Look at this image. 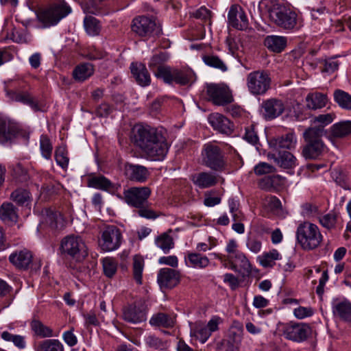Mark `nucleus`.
<instances>
[{"instance_id": "nucleus-26", "label": "nucleus", "mask_w": 351, "mask_h": 351, "mask_svg": "<svg viewBox=\"0 0 351 351\" xmlns=\"http://www.w3.org/2000/svg\"><path fill=\"white\" fill-rule=\"evenodd\" d=\"M18 133L17 128L11 125L6 118L0 115V143L11 141Z\"/></svg>"}, {"instance_id": "nucleus-18", "label": "nucleus", "mask_w": 351, "mask_h": 351, "mask_svg": "<svg viewBox=\"0 0 351 351\" xmlns=\"http://www.w3.org/2000/svg\"><path fill=\"white\" fill-rule=\"evenodd\" d=\"M208 119L213 129L222 134L230 135L234 130V124L221 114L212 113Z\"/></svg>"}, {"instance_id": "nucleus-19", "label": "nucleus", "mask_w": 351, "mask_h": 351, "mask_svg": "<svg viewBox=\"0 0 351 351\" xmlns=\"http://www.w3.org/2000/svg\"><path fill=\"white\" fill-rule=\"evenodd\" d=\"M124 173L129 180L138 182H145L149 176V172L145 167L130 163L125 165Z\"/></svg>"}, {"instance_id": "nucleus-12", "label": "nucleus", "mask_w": 351, "mask_h": 351, "mask_svg": "<svg viewBox=\"0 0 351 351\" xmlns=\"http://www.w3.org/2000/svg\"><path fill=\"white\" fill-rule=\"evenodd\" d=\"M122 235L121 230L115 226H108L101 232L100 245L103 250L110 252L119 247Z\"/></svg>"}, {"instance_id": "nucleus-27", "label": "nucleus", "mask_w": 351, "mask_h": 351, "mask_svg": "<svg viewBox=\"0 0 351 351\" xmlns=\"http://www.w3.org/2000/svg\"><path fill=\"white\" fill-rule=\"evenodd\" d=\"M328 101L327 95L319 92L308 93L305 98L306 107L313 110L325 107Z\"/></svg>"}, {"instance_id": "nucleus-61", "label": "nucleus", "mask_w": 351, "mask_h": 351, "mask_svg": "<svg viewBox=\"0 0 351 351\" xmlns=\"http://www.w3.org/2000/svg\"><path fill=\"white\" fill-rule=\"evenodd\" d=\"M276 170L275 167L267 162H261L256 165L254 171L256 175L262 176L274 172Z\"/></svg>"}, {"instance_id": "nucleus-11", "label": "nucleus", "mask_w": 351, "mask_h": 351, "mask_svg": "<svg viewBox=\"0 0 351 351\" xmlns=\"http://www.w3.org/2000/svg\"><path fill=\"white\" fill-rule=\"evenodd\" d=\"M152 191L148 186L131 187L123 192L124 200L130 206L141 208L147 206Z\"/></svg>"}, {"instance_id": "nucleus-34", "label": "nucleus", "mask_w": 351, "mask_h": 351, "mask_svg": "<svg viewBox=\"0 0 351 351\" xmlns=\"http://www.w3.org/2000/svg\"><path fill=\"white\" fill-rule=\"evenodd\" d=\"M238 247L239 245L237 242L234 239H230L228 241L226 247V251L228 254L222 255L215 253L214 256L216 258L219 259L221 263H223L225 267H226V261L232 260L234 256L241 252L238 250Z\"/></svg>"}, {"instance_id": "nucleus-20", "label": "nucleus", "mask_w": 351, "mask_h": 351, "mask_svg": "<svg viewBox=\"0 0 351 351\" xmlns=\"http://www.w3.org/2000/svg\"><path fill=\"white\" fill-rule=\"evenodd\" d=\"M287 184V179L280 175L265 176L259 180L258 187L265 191H273L280 190Z\"/></svg>"}, {"instance_id": "nucleus-55", "label": "nucleus", "mask_w": 351, "mask_h": 351, "mask_svg": "<svg viewBox=\"0 0 351 351\" xmlns=\"http://www.w3.org/2000/svg\"><path fill=\"white\" fill-rule=\"evenodd\" d=\"M203 61L206 65L220 69L222 71H226L228 69L226 64L217 56H204L203 57Z\"/></svg>"}, {"instance_id": "nucleus-28", "label": "nucleus", "mask_w": 351, "mask_h": 351, "mask_svg": "<svg viewBox=\"0 0 351 351\" xmlns=\"http://www.w3.org/2000/svg\"><path fill=\"white\" fill-rule=\"evenodd\" d=\"M332 313L335 316L339 317L343 321L351 323V302L343 300L332 304Z\"/></svg>"}, {"instance_id": "nucleus-42", "label": "nucleus", "mask_w": 351, "mask_h": 351, "mask_svg": "<svg viewBox=\"0 0 351 351\" xmlns=\"http://www.w3.org/2000/svg\"><path fill=\"white\" fill-rule=\"evenodd\" d=\"M144 259L140 255H135L133 257L132 274L133 278L138 285L143 283V271L144 268Z\"/></svg>"}, {"instance_id": "nucleus-33", "label": "nucleus", "mask_w": 351, "mask_h": 351, "mask_svg": "<svg viewBox=\"0 0 351 351\" xmlns=\"http://www.w3.org/2000/svg\"><path fill=\"white\" fill-rule=\"evenodd\" d=\"M186 261L189 266L199 269L206 268L210 263L207 256L198 252H189Z\"/></svg>"}, {"instance_id": "nucleus-64", "label": "nucleus", "mask_w": 351, "mask_h": 351, "mask_svg": "<svg viewBox=\"0 0 351 351\" xmlns=\"http://www.w3.org/2000/svg\"><path fill=\"white\" fill-rule=\"evenodd\" d=\"M247 247L253 253L257 254L261 252L262 243L255 237H248L246 242Z\"/></svg>"}, {"instance_id": "nucleus-39", "label": "nucleus", "mask_w": 351, "mask_h": 351, "mask_svg": "<svg viewBox=\"0 0 351 351\" xmlns=\"http://www.w3.org/2000/svg\"><path fill=\"white\" fill-rule=\"evenodd\" d=\"M149 324L154 326L171 328L173 326L174 321L173 319L167 314L158 313L151 317Z\"/></svg>"}, {"instance_id": "nucleus-63", "label": "nucleus", "mask_w": 351, "mask_h": 351, "mask_svg": "<svg viewBox=\"0 0 351 351\" xmlns=\"http://www.w3.org/2000/svg\"><path fill=\"white\" fill-rule=\"evenodd\" d=\"M10 97L15 101L23 103L25 104L32 94L27 91H11L9 93Z\"/></svg>"}, {"instance_id": "nucleus-51", "label": "nucleus", "mask_w": 351, "mask_h": 351, "mask_svg": "<svg viewBox=\"0 0 351 351\" xmlns=\"http://www.w3.org/2000/svg\"><path fill=\"white\" fill-rule=\"evenodd\" d=\"M169 58V54L166 51H160L154 55L149 62V67L153 71H156L160 66H165L163 64Z\"/></svg>"}, {"instance_id": "nucleus-16", "label": "nucleus", "mask_w": 351, "mask_h": 351, "mask_svg": "<svg viewBox=\"0 0 351 351\" xmlns=\"http://www.w3.org/2000/svg\"><path fill=\"white\" fill-rule=\"evenodd\" d=\"M180 281V273L174 269L165 267L160 269L157 275V282L160 289H171Z\"/></svg>"}, {"instance_id": "nucleus-56", "label": "nucleus", "mask_w": 351, "mask_h": 351, "mask_svg": "<svg viewBox=\"0 0 351 351\" xmlns=\"http://www.w3.org/2000/svg\"><path fill=\"white\" fill-rule=\"evenodd\" d=\"M55 160L57 164L63 169L68 167L69 158L65 147H59L55 151Z\"/></svg>"}, {"instance_id": "nucleus-29", "label": "nucleus", "mask_w": 351, "mask_h": 351, "mask_svg": "<svg viewBox=\"0 0 351 351\" xmlns=\"http://www.w3.org/2000/svg\"><path fill=\"white\" fill-rule=\"evenodd\" d=\"M193 183L200 189H206L215 185L217 182V177L208 172H201L192 176Z\"/></svg>"}, {"instance_id": "nucleus-40", "label": "nucleus", "mask_w": 351, "mask_h": 351, "mask_svg": "<svg viewBox=\"0 0 351 351\" xmlns=\"http://www.w3.org/2000/svg\"><path fill=\"white\" fill-rule=\"evenodd\" d=\"M31 330L34 333L40 337H51L53 336V330L44 325L40 320L34 319L30 322Z\"/></svg>"}, {"instance_id": "nucleus-43", "label": "nucleus", "mask_w": 351, "mask_h": 351, "mask_svg": "<svg viewBox=\"0 0 351 351\" xmlns=\"http://www.w3.org/2000/svg\"><path fill=\"white\" fill-rule=\"evenodd\" d=\"M334 137L343 138L351 134V121H341L334 124L331 128Z\"/></svg>"}, {"instance_id": "nucleus-9", "label": "nucleus", "mask_w": 351, "mask_h": 351, "mask_svg": "<svg viewBox=\"0 0 351 351\" xmlns=\"http://www.w3.org/2000/svg\"><path fill=\"white\" fill-rule=\"evenodd\" d=\"M208 100L217 106H225L233 101L230 88L221 84H208L206 86Z\"/></svg>"}, {"instance_id": "nucleus-14", "label": "nucleus", "mask_w": 351, "mask_h": 351, "mask_svg": "<svg viewBox=\"0 0 351 351\" xmlns=\"http://www.w3.org/2000/svg\"><path fill=\"white\" fill-rule=\"evenodd\" d=\"M283 335L288 339L296 342H302L311 335V328L306 324L290 323L285 326Z\"/></svg>"}, {"instance_id": "nucleus-60", "label": "nucleus", "mask_w": 351, "mask_h": 351, "mask_svg": "<svg viewBox=\"0 0 351 351\" xmlns=\"http://www.w3.org/2000/svg\"><path fill=\"white\" fill-rule=\"evenodd\" d=\"M191 15L203 21H209L210 23L211 12L206 7L202 6L191 14Z\"/></svg>"}, {"instance_id": "nucleus-13", "label": "nucleus", "mask_w": 351, "mask_h": 351, "mask_svg": "<svg viewBox=\"0 0 351 351\" xmlns=\"http://www.w3.org/2000/svg\"><path fill=\"white\" fill-rule=\"evenodd\" d=\"M132 29L140 36H158L161 32L155 21L144 16H138L133 20Z\"/></svg>"}, {"instance_id": "nucleus-58", "label": "nucleus", "mask_w": 351, "mask_h": 351, "mask_svg": "<svg viewBox=\"0 0 351 351\" xmlns=\"http://www.w3.org/2000/svg\"><path fill=\"white\" fill-rule=\"evenodd\" d=\"M337 219V214L334 212H330L319 217V223L322 226L327 229H332L335 226Z\"/></svg>"}, {"instance_id": "nucleus-25", "label": "nucleus", "mask_w": 351, "mask_h": 351, "mask_svg": "<svg viewBox=\"0 0 351 351\" xmlns=\"http://www.w3.org/2000/svg\"><path fill=\"white\" fill-rule=\"evenodd\" d=\"M228 262L230 264V268L239 271L243 276H248L252 272V265L242 252Z\"/></svg>"}, {"instance_id": "nucleus-59", "label": "nucleus", "mask_w": 351, "mask_h": 351, "mask_svg": "<svg viewBox=\"0 0 351 351\" xmlns=\"http://www.w3.org/2000/svg\"><path fill=\"white\" fill-rule=\"evenodd\" d=\"M145 343L150 349L161 350L167 349L166 342L162 341L160 339L153 335L146 337Z\"/></svg>"}, {"instance_id": "nucleus-21", "label": "nucleus", "mask_w": 351, "mask_h": 351, "mask_svg": "<svg viewBox=\"0 0 351 351\" xmlns=\"http://www.w3.org/2000/svg\"><path fill=\"white\" fill-rule=\"evenodd\" d=\"M243 332V325L239 322H234L228 330L227 336V342L230 349L232 350L239 349Z\"/></svg>"}, {"instance_id": "nucleus-8", "label": "nucleus", "mask_w": 351, "mask_h": 351, "mask_svg": "<svg viewBox=\"0 0 351 351\" xmlns=\"http://www.w3.org/2000/svg\"><path fill=\"white\" fill-rule=\"evenodd\" d=\"M71 12V8L65 2L55 4L39 12L37 14L39 21L45 27L56 25L62 19Z\"/></svg>"}, {"instance_id": "nucleus-47", "label": "nucleus", "mask_w": 351, "mask_h": 351, "mask_svg": "<svg viewBox=\"0 0 351 351\" xmlns=\"http://www.w3.org/2000/svg\"><path fill=\"white\" fill-rule=\"evenodd\" d=\"M334 99L340 107L351 110V95L348 93L339 89L336 90L334 93Z\"/></svg>"}, {"instance_id": "nucleus-10", "label": "nucleus", "mask_w": 351, "mask_h": 351, "mask_svg": "<svg viewBox=\"0 0 351 351\" xmlns=\"http://www.w3.org/2000/svg\"><path fill=\"white\" fill-rule=\"evenodd\" d=\"M123 319L131 324H136L147 319V306L144 300H138L123 308Z\"/></svg>"}, {"instance_id": "nucleus-46", "label": "nucleus", "mask_w": 351, "mask_h": 351, "mask_svg": "<svg viewBox=\"0 0 351 351\" xmlns=\"http://www.w3.org/2000/svg\"><path fill=\"white\" fill-rule=\"evenodd\" d=\"M1 338L6 341L12 342L19 350H23L26 347L25 337L20 335H13L8 331H3L1 335Z\"/></svg>"}, {"instance_id": "nucleus-4", "label": "nucleus", "mask_w": 351, "mask_h": 351, "mask_svg": "<svg viewBox=\"0 0 351 351\" xmlns=\"http://www.w3.org/2000/svg\"><path fill=\"white\" fill-rule=\"evenodd\" d=\"M60 253L77 261L84 260L88 256V248L82 238L75 234L64 237L60 245Z\"/></svg>"}, {"instance_id": "nucleus-37", "label": "nucleus", "mask_w": 351, "mask_h": 351, "mask_svg": "<svg viewBox=\"0 0 351 351\" xmlns=\"http://www.w3.org/2000/svg\"><path fill=\"white\" fill-rule=\"evenodd\" d=\"M297 138L293 132H289L274 140V145L276 147L291 149L295 147Z\"/></svg>"}, {"instance_id": "nucleus-22", "label": "nucleus", "mask_w": 351, "mask_h": 351, "mask_svg": "<svg viewBox=\"0 0 351 351\" xmlns=\"http://www.w3.org/2000/svg\"><path fill=\"white\" fill-rule=\"evenodd\" d=\"M32 254L27 249L16 251L9 256V260L15 267L27 269L32 262Z\"/></svg>"}, {"instance_id": "nucleus-52", "label": "nucleus", "mask_w": 351, "mask_h": 351, "mask_svg": "<svg viewBox=\"0 0 351 351\" xmlns=\"http://www.w3.org/2000/svg\"><path fill=\"white\" fill-rule=\"evenodd\" d=\"M104 274L108 278H112L117 270V262L112 258L106 257L102 261Z\"/></svg>"}, {"instance_id": "nucleus-35", "label": "nucleus", "mask_w": 351, "mask_h": 351, "mask_svg": "<svg viewBox=\"0 0 351 351\" xmlns=\"http://www.w3.org/2000/svg\"><path fill=\"white\" fill-rule=\"evenodd\" d=\"M0 219L4 222L16 221L18 219L17 209L10 202H4L0 206Z\"/></svg>"}, {"instance_id": "nucleus-23", "label": "nucleus", "mask_w": 351, "mask_h": 351, "mask_svg": "<svg viewBox=\"0 0 351 351\" xmlns=\"http://www.w3.org/2000/svg\"><path fill=\"white\" fill-rule=\"evenodd\" d=\"M130 70L136 82L141 86H149L151 83L150 75L145 64L139 62H132Z\"/></svg>"}, {"instance_id": "nucleus-2", "label": "nucleus", "mask_w": 351, "mask_h": 351, "mask_svg": "<svg viewBox=\"0 0 351 351\" xmlns=\"http://www.w3.org/2000/svg\"><path fill=\"white\" fill-rule=\"evenodd\" d=\"M296 239L303 250H312L319 246L323 236L317 225L304 221L298 226Z\"/></svg>"}, {"instance_id": "nucleus-32", "label": "nucleus", "mask_w": 351, "mask_h": 351, "mask_svg": "<svg viewBox=\"0 0 351 351\" xmlns=\"http://www.w3.org/2000/svg\"><path fill=\"white\" fill-rule=\"evenodd\" d=\"M195 80V75L191 69H174L173 82L184 86L193 84Z\"/></svg>"}, {"instance_id": "nucleus-24", "label": "nucleus", "mask_w": 351, "mask_h": 351, "mask_svg": "<svg viewBox=\"0 0 351 351\" xmlns=\"http://www.w3.org/2000/svg\"><path fill=\"white\" fill-rule=\"evenodd\" d=\"M268 157L273 159L281 168L291 169L296 165V158L287 151H280L278 153L269 154Z\"/></svg>"}, {"instance_id": "nucleus-1", "label": "nucleus", "mask_w": 351, "mask_h": 351, "mask_svg": "<svg viewBox=\"0 0 351 351\" xmlns=\"http://www.w3.org/2000/svg\"><path fill=\"white\" fill-rule=\"evenodd\" d=\"M131 141L150 160H162L168 152L165 136L156 128L148 125H134L131 132Z\"/></svg>"}, {"instance_id": "nucleus-45", "label": "nucleus", "mask_w": 351, "mask_h": 351, "mask_svg": "<svg viewBox=\"0 0 351 351\" xmlns=\"http://www.w3.org/2000/svg\"><path fill=\"white\" fill-rule=\"evenodd\" d=\"M155 243L165 254L168 253L174 247L173 238L167 232L158 236L155 239Z\"/></svg>"}, {"instance_id": "nucleus-17", "label": "nucleus", "mask_w": 351, "mask_h": 351, "mask_svg": "<svg viewBox=\"0 0 351 351\" xmlns=\"http://www.w3.org/2000/svg\"><path fill=\"white\" fill-rule=\"evenodd\" d=\"M261 112L265 120H272L280 116L285 111L284 102L276 98L264 101L261 105Z\"/></svg>"}, {"instance_id": "nucleus-57", "label": "nucleus", "mask_w": 351, "mask_h": 351, "mask_svg": "<svg viewBox=\"0 0 351 351\" xmlns=\"http://www.w3.org/2000/svg\"><path fill=\"white\" fill-rule=\"evenodd\" d=\"M40 148L42 156L46 159H50L51 157L53 146L47 135H41L40 138Z\"/></svg>"}, {"instance_id": "nucleus-49", "label": "nucleus", "mask_w": 351, "mask_h": 351, "mask_svg": "<svg viewBox=\"0 0 351 351\" xmlns=\"http://www.w3.org/2000/svg\"><path fill=\"white\" fill-rule=\"evenodd\" d=\"M42 215L45 223L52 229H56L58 228V222L60 219V213L55 212L50 208H46L43 211Z\"/></svg>"}, {"instance_id": "nucleus-38", "label": "nucleus", "mask_w": 351, "mask_h": 351, "mask_svg": "<svg viewBox=\"0 0 351 351\" xmlns=\"http://www.w3.org/2000/svg\"><path fill=\"white\" fill-rule=\"evenodd\" d=\"M84 27L87 34L90 36H98L101 30L99 21L92 16H86L84 18Z\"/></svg>"}, {"instance_id": "nucleus-53", "label": "nucleus", "mask_w": 351, "mask_h": 351, "mask_svg": "<svg viewBox=\"0 0 351 351\" xmlns=\"http://www.w3.org/2000/svg\"><path fill=\"white\" fill-rule=\"evenodd\" d=\"M158 78H162L167 84H171L173 82L174 70H171L169 66H160L154 71Z\"/></svg>"}, {"instance_id": "nucleus-3", "label": "nucleus", "mask_w": 351, "mask_h": 351, "mask_svg": "<svg viewBox=\"0 0 351 351\" xmlns=\"http://www.w3.org/2000/svg\"><path fill=\"white\" fill-rule=\"evenodd\" d=\"M269 17L276 25L285 30H293L302 25L296 12L285 6L274 5L269 10Z\"/></svg>"}, {"instance_id": "nucleus-54", "label": "nucleus", "mask_w": 351, "mask_h": 351, "mask_svg": "<svg viewBox=\"0 0 351 351\" xmlns=\"http://www.w3.org/2000/svg\"><path fill=\"white\" fill-rule=\"evenodd\" d=\"M40 351H63V346L58 339H46L40 343Z\"/></svg>"}, {"instance_id": "nucleus-30", "label": "nucleus", "mask_w": 351, "mask_h": 351, "mask_svg": "<svg viewBox=\"0 0 351 351\" xmlns=\"http://www.w3.org/2000/svg\"><path fill=\"white\" fill-rule=\"evenodd\" d=\"M287 39L285 36H267L264 41V44L267 49L275 53L282 52L286 47Z\"/></svg>"}, {"instance_id": "nucleus-50", "label": "nucleus", "mask_w": 351, "mask_h": 351, "mask_svg": "<svg viewBox=\"0 0 351 351\" xmlns=\"http://www.w3.org/2000/svg\"><path fill=\"white\" fill-rule=\"evenodd\" d=\"M280 258V254L277 250H272L258 256L260 264L264 267H272L274 261Z\"/></svg>"}, {"instance_id": "nucleus-44", "label": "nucleus", "mask_w": 351, "mask_h": 351, "mask_svg": "<svg viewBox=\"0 0 351 351\" xmlns=\"http://www.w3.org/2000/svg\"><path fill=\"white\" fill-rule=\"evenodd\" d=\"M10 198L19 206H27L31 202L30 193L24 189H17L14 191Z\"/></svg>"}, {"instance_id": "nucleus-48", "label": "nucleus", "mask_w": 351, "mask_h": 351, "mask_svg": "<svg viewBox=\"0 0 351 351\" xmlns=\"http://www.w3.org/2000/svg\"><path fill=\"white\" fill-rule=\"evenodd\" d=\"M335 115L332 113L319 114L313 118L311 122L315 125L314 127H310L309 128H322V136L324 134V128L330 123H331L334 119Z\"/></svg>"}, {"instance_id": "nucleus-7", "label": "nucleus", "mask_w": 351, "mask_h": 351, "mask_svg": "<svg viewBox=\"0 0 351 351\" xmlns=\"http://www.w3.org/2000/svg\"><path fill=\"white\" fill-rule=\"evenodd\" d=\"M271 82L269 74L264 70L252 71L246 76L247 90L254 96L265 94L271 87Z\"/></svg>"}, {"instance_id": "nucleus-41", "label": "nucleus", "mask_w": 351, "mask_h": 351, "mask_svg": "<svg viewBox=\"0 0 351 351\" xmlns=\"http://www.w3.org/2000/svg\"><path fill=\"white\" fill-rule=\"evenodd\" d=\"M88 186L104 191H110L113 189V184L106 177L98 176L88 179Z\"/></svg>"}, {"instance_id": "nucleus-6", "label": "nucleus", "mask_w": 351, "mask_h": 351, "mask_svg": "<svg viewBox=\"0 0 351 351\" xmlns=\"http://www.w3.org/2000/svg\"><path fill=\"white\" fill-rule=\"evenodd\" d=\"M203 162L210 169L216 171H222L226 169L225 154L221 148L214 143L204 145L202 150Z\"/></svg>"}, {"instance_id": "nucleus-5", "label": "nucleus", "mask_w": 351, "mask_h": 351, "mask_svg": "<svg viewBox=\"0 0 351 351\" xmlns=\"http://www.w3.org/2000/svg\"><path fill=\"white\" fill-rule=\"evenodd\" d=\"M306 143L302 149V155L306 159H316L323 153L325 146L322 140V128H308L304 132Z\"/></svg>"}, {"instance_id": "nucleus-31", "label": "nucleus", "mask_w": 351, "mask_h": 351, "mask_svg": "<svg viewBox=\"0 0 351 351\" xmlns=\"http://www.w3.org/2000/svg\"><path fill=\"white\" fill-rule=\"evenodd\" d=\"M191 335L202 343H204L210 337L211 334L206 324L201 321H198L195 322L191 326Z\"/></svg>"}, {"instance_id": "nucleus-36", "label": "nucleus", "mask_w": 351, "mask_h": 351, "mask_svg": "<svg viewBox=\"0 0 351 351\" xmlns=\"http://www.w3.org/2000/svg\"><path fill=\"white\" fill-rule=\"evenodd\" d=\"M93 73V66L90 63H84L75 68L73 71V76L75 80L83 82L90 77Z\"/></svg>"}, {"instance_id": "nucleus-62", "label": "nucleus", "mask_w": 351, "mask_h": 351, "mask_svg": "<svg viewBox=\"0 0 351 351\" xmlns=\"http://www.w3.org/2000/svg\"><path fill=\"white\" fill-rule=\"evenodd\" d=\"M324 68L322 72L332 73L338 69L339 63L335 58H329L323 60Z\"/></svg>"}, {"instance_id": "nucleus-15", "label": "nucleus", "mask_w": 351, "mask_h": 351, "mask_svg": "<svg viewBox=\"0 0 351 351\" xmlns=\"http://www.w3.org/2000/svg\"><path fill=\"white\" fill-rule=\"evenodd\" d=\"M228 24L239 30L246 29L248 27V19L243 8L239 4L230 6L228 13Z\"/></svg>"}]
</instances>
